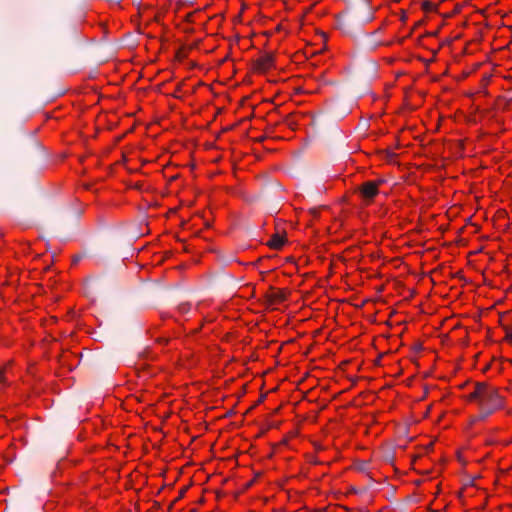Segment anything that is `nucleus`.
Wrapping results in <instances>:
<instances>
[{
  "mask_svg": "<svg viewBox=\"0 0 512 512\" xmlns=\"http://www.w3.org/2000/svg\"><path fill=\"white\" fill-rule=\"evenodd\" d=\"M285 243V239L279 234H275L272 236L271 240L268 242V246L272 249L279 250Z\"/></svg>",
  "mask_w": 512,
  "mask_h": 512,
  "instance_id": "obj_7",
  "label": "nucleus"
},
{
  "mask_svg": "<svg viewBox=\"0 0 512 512\" xmlns=\"http://www.w3.org/2000/svg\"><path fill=\"white\" fill-rule=\"evenodd\" d=\"M181 310H182L183 312L187 311V309H186V307H185V306L181 307Z\"/></svg>",
  "mask_w": 512,
  "mask_h": 512,
  "instance_id": "obj_15",
  "label": "nucleus"
},
{
  "mask_svg": "<svg viewBox=\"0 0 512 512\" xmlns=\"http://www.w3.org/2000/svg\"><path fill=\"white\" fill-rule=\"evenodd\" d=\"M274 57L272 54H264L256 60V70L264 72L273 66Z\"/></svg>",
  "mask_w": 512,
  "mask_h": 512,
  "instance_id": "obj_4",
  "label": "nucleus"
},
{
  "mask_svg": "<svg viewBox=\"0 0 512 512\" xmlns=\"http://www.w3.org/2000/svg\"><path fill=\"white\" fill-rule=\"evenodd\" d=\"M264 139H265V137H260V138H258V139H257V141L261 142V141H263Z\"/></svg>",
  "mask_w": 512,
  "mask_h": 512,
  "instance_id": "obj_14",
  "label": "nucleus"
},
{
  "mask_svg": "<svg viewBox=\"0 0 512 512\" xmlns=\"http://www.w3.org/2000/svg\"><path fill=\"white\" fill-rule=\"evenodd\" d=\"M422 8L426 12L435 11L437 9V5H435L434 3L430 2V1H425L422 4Z\"/></svg>",
  "mask_w": 512,
  "mask_h": 512,
  "instance_id": "obj_9",
  "label": "nucleus"
},
{
  "mask_svg": "<svg viewBox=\"0 0 512 512\" xmlns=\"http://www.w3.org/2000/svg\"><path fill=\"white\" fill-rule=\"evenodd\" d=\"M485 382H478L475 384L474 391L471 392L468 396L469 400H476L478 404L480 403V398L484 389Z\"/></svg>",
  "mask_w": 512,
  "mask_h": 512,
  "instance_id": "obj_5",
  "label": "nucleus"
},
{
  "mask_svg": "<svg viewBox=\"0 0 512 512\" xmlns=\"http://www.w3.org/2000/svg\"><path fill=\"white\" fill-rule=\"evenodd\" d=\"M80 259H81V257H80V256H76V257L74 258V262H77V261H79Z\"/></svg>",
  "mask_w": 512,
  "mask_h": 512,
  "instance_id": "obj_13",
  "label": "nucleus"
},
{
  "mask_svg": "<svg viewBox=\"0 0 512 512\" xmlns=\"http://www.w3.org/2000/svg\"><path fill=\"white\" fill-rule=\"evenodd\" d=\"M505 339L512 344V329L506 328V336Z\"/></svg>",
  "mask_w": 512,
  "mask_h": 512,
  "instance_id": "obj_10",
  "label": "nucleus"
},
{
  "mask_svg": "<svg viewBox=\"0 0 512 512\" xmlns=\"http://www.w3.org/2000/svg\"><path fill=\"white\" fill-rule=\"evenodd\" d=\"M479 407H486L495 411L503 407V399L495 387L489 386L487 383H485L480 398Z\"/></svg>",
  "mask_w": 512,
  "mask_h": 512,
  "instance_id": "obj_2",
  "label": "nucleus"
},
{
  "mask_svg": "<svg viewBox=\"0 0 512 512\" xmlns=\"http://www.w3.org/2000/svg\"><path fill=\"white\" fill-rule=\"evenodd\" d=\"M187 491V487L183 488L181 491H180V495L178 498H181L183 497V495L185 494V492Z\"/></svg>",
  "mask_w": 512,
  "mask_h": 512,
  "instance_id": "obj_12",
  "label": "nucleus"
},
{
  "mask_svg": "<svg viewBox=\"0 0 512 512\" xmlns=\"http://www.w3.org/2000/svg\"><path fill=\"white\" fill-rule=\"evenodd\" d=\"M373 16L369 7L363 5L360 9L351 14H346L338 19L339 27L345 32L350 33L352 30L360 29L369 23Z\"/></svg>",
  "mask_w": 512,
  "mask_h": 512,
  "instance_id": "obj_1",
  "label": "nucleus"
},
{
  "mask_svg": "<svg viewBox=\"0 0 512 512\" xmlns=\"http://www.w3.org/2000/svg\"><path fill=\"white\" fill-rule=\"evenodd\" d=\"M267 299L270 304L280 303L286 299V294L281 290L273 291L271 294L267 295Z\"/></svg>",
  "mask_w": 512,
  "mask_h": 512,
  "instance_id": "obj_6",
  "label": "nucleus"
},
{
  "mask_svg": "<svg viewBox=\"0 0 512 512\" xmlns=\"http://www.w3.org/2000/svg\"><path fill=\"white\" fill-rule=\"evenodd\" d=\"M480 409V413L478 416H476L472 421L475 422V421H483L485 419H487L490 415H492L495 410L493 409H490V408H486V407H479Z\"/></svg>",
  "mask_w": 512,
  "mask_h": 512,
  "instance_id": "obj_8",
  "label": "nucleus"
},
{
  "mask_svg": "<svg viewBox=\"0 0 512 512\" xmlns=\"http://www.w3.org/2000/svg\"><path fill=\"white\" fill-rule=\"evenodd\" d=\"M0 382L2 383H6V379L4 377V370L3 369H0Z\"/></svg>",
  "mask_w": 512,
  "mask_h": 512,
  "instance_id": "obj_11",
  "label": "nucleus"
},
{
  "mask_svg": "<svg viewBox=\"0 0 512 512\" xmlns=\"http://www.w3.org/2000/svg\"><path fill=\"white\" fill-rule=\"evenodd\" d=\"M362 199L366 202H371L374 197L379 193L378 183L373 181L364 182L359 188Z\"/></svg>",
  "mask_w": 512,
  "mask_h": 512,
  "instance_id": "obj_3",
  "label": "nucleus"
}]
</instances>
